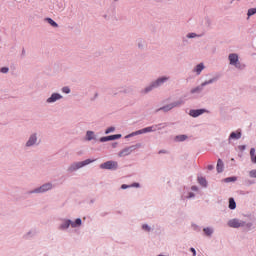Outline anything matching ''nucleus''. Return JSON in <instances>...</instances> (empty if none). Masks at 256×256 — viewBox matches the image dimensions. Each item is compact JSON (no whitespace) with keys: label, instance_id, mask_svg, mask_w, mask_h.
<instances>
[{"label":"nucleus","instance_id":"a18cd8bd","mask_svg":"<svg viewBox=\"0 0 256 256\" xmlns=\"http://www.w3.org/2000/svg\"><path fill=\"white\" fill-rule=\"evenodd\" d=\"M246 227H248V228L251 227V224H246Z\"/></svg>","mask_w":256,"mask_h":256},{"label":"nucleus","instance_id":"aec40b11","mask_svg":"<svg viewBox=\"0 0 256 256\" xmlns=\"http://www.w3.org/2000/svg\"><path fill=\"white\" fill-rule=\"evenodd\" d=\"M71 225V220L66 221L62 226L61 229H69V226Z\"/></svg>","mask_w":256,"mask_h":256},{"label":"nucleus","instance_id":"6ab92c4d","mask_svg":"<svg viewBox=\"0 0 256 256\" xmlns=\"http://www.w3.org/2000/svg\"><path fill=\"white\" fill-rule=\"evenodd\" d=\"M47 21H48V23H49L52 27H59V25L57 24V22H54L53 19L48 18Z\"/></svg>","mask_w":256,"mask_h":256},{"label":"nucleus","instance_id":"7c9ffc66","mask_svg":"<svg viewBox=\"0 0 256 256\" xmlns=\"http://www.w3.org/2000/svg\"><path fill=\"white\" fill-rule=\"evenodd\" d=\"M63 93H71V89L69 87L62 88Z\"/></svg>","mask_w":256,"mask_h":256},{"label":"nucleus","instance_id":"39448f33","mask_svg":"<svg viewBox=\"0 0 256 256\" xmlns=\"http://www.w3.org/2000/svg\"><path fill=\"white\" fill-rule=\"evenodd\" d=\"M168 80H169L168 77L159 78L157 81H155L153 84H151L150 87L145 89V93H149V91H151V89H153V87H159V85H161V83H165V81H168Z\"/></svg>","mask_w":256,"mask_h":256},{"label":"nucleus","instance_id":"9d476101","mask_svg":"<svg viewBox=\"0 0 256 256\" xmlns=\"http://www.w3.org/2000/svg\"><path fill=\"white\" fill-rule=\"evenodd\" d=\"M205 109H198V110H190L191 117H199V115H203L205 113Z\"/></svg>","mask_w":256,"mask_h":256},{"label":"nucleus","instance_id":"f8f14e48","mask_svg":"<svg viewBox=\"0 0 256 256\" xmlns=\"http://www.w3.org/2000/svg\"><path fill=\"white\" fill-rule=\"evenodd\" d=\"M36 142H37V136L32 135L27 141L26 145L27 147H31L32 145H35Z\"/></svg>","mask_w":256,"mask_h":256},{"label":"nucleus","instance_id":"bb28decb","mask_svg":"<svg viewBox=\"0 0 256 256\" xmlns=\"http://www.w3.org/2000/svg\"><path fill=\"white\" fill-rule=\"evenodd\" d=\"M113 131H115V127H109L106 129L105 133L109 134V133H113Z\"/></svg>","mask_w":256,"mask_h":256},{"label":"nucleus","instance_id":"a19ab883","mask_svg":"<svg viewBox=\"0 0 256 256\" xmlns=\"http://www.w3.org/2000/svg\"><path fill=\"white\" fill-rule=\"evenodd\" d=\"M252 163H256V155L251 159Z\"/></svg>","mask_w":256,"mask_h":256},{"label":"nucleus","instance_id":"e433bc0d","mask_svg":"<svg viewBox=\"0 0 256 256\" xmlns=\"http://www.w3.org/2000/svg\"><path fill=\"white\" fill-rule=\"evenodd\" d=\"M190 251L193 253V256L197 255V252L195 251V248H191Z\"/></svg>","mask_w":256,"mask_h":256},{"label":"nucleus","instance_id":"7ed1b4c3","mask_svg":"<svg viewBox=\"0 0 256 256\" xmlns=\"http://www.w3.org/2000/svg\"><path fill=\"white\" fill-rule=\"evenodd\" d=\"M119 167V164L116 161H107L100 165V169H108V170H115Z\"/></svg>","mask_w":256,"mask_h":256},{"label":"nucleus","instance_id":"393cba45","mask_svg":"<svg viewBox=\"0 0 256 256\" xmlns=\"http://www.w3.org/2000/svg\"><path fill=\"white\" fill-rule=\"evenodd\" d=\"M204 233L209 236L213 234V230L211 228H204Z\"/></svg>","mask_w":256,"mask_h":256},{"label":"nucleus","instance_id":"f3484780","mask_svg":"<svg viewBox=\"0 0 256 256\" xmlns=\"http://www.w3.org/2000/svg\"><path fill=\"white\" fill-rule=\"evenodd\" d=\"M80 225H81V218H77L75 222H71V227L73 228L80 227Z\"/></svg>","mask_w":256,"mask_h":256},{"label":"nucleus","instance_id":"6e6552de","mask_svg":"<svg viewBox=\"0 0 256 256\" xmlns=\"http://www.w3.org/2000/svg\"><path fill=\"white\" fill-rule=\"evenodd\" d=\"M153 131H157V126H149L144 129L138 130L134 133V135H143V133H151Z\"/></svg>","mask_w":256,"mask_h":256},{"label":"nucleus","instance_id":"4c0bfd02","mask_svg":"<svg viewBox=\"0 0 256 256\" xmlns=\"http://www.w3.org/2000/svg\"><path fill=\"white\" fill-rule=\"evenodd\" d=\"M240 151H245V145L239 146Z\"/></svg>","mask_w":256,"mask_h":256},{"label":"nucleus","instance_id":"a878e982","mask_svg":"<svg viewBox=\"0 0 256 256\" xmlns=\"http://www.w3.org/2000/svg\"><path fill=\"white\" fill-rule=\"evenodd\" d=\"M87 139H88V141H91V139H93V132L92 131L87 132Z\"/></svg>","mask_w":256,"mask_h":256},{"label":"nucleus","instance_id":"b1692460","mask_svg":"<svg viewBox=\"0 0 256 256\" xmlns=\"http://www.w3.org/2000/svg\"><path fill=\"white\" fill-rule=\"evenodd\" d=\"M249 177H251L252 179H256V169L249 172Z\"/></svg>","mask_w":256,"mask_h":256},{"label":"nucleus","instance_id":"412c9836","mask_svg":"<svg viewBox=\"0 0 256 256\" xmlns=\"http://www.w3.org/2000/svg\"><path fill=\"white\" fill-rule=\"evenodd\" d=\"M255 13H256V8H250L248 10L247 15H248V17H251V15H255Z\"/></svg>","mask_w":256,"mask_h":256},{"label":"nucleus","instance_id":"58836bf2","mask_svg":"<svg viewBox=\"0 0 256 256\" xmlns=\"http://www.w3.org/2000/svg\"><path fill=\"white\" fill-rule=\"evenodd\" d=\"M191 197H195V194H193V192H190V193H189L188 198L191 199Z\"/></svg>","mask_w":256,"mask_h":256},{"label":"nucleus","instance_id":"423d86ee","mask_svg":"<svg viewBox=\"0 0 256 256\" xmlns=\"http://www.w3.org/2000/svg\"><path fill=\"white\" fill-rule=\"evenodd\" d=\"M135 149H137V146H130L124 148L122 151L118 153V157H127V155H131L132 151H135Z\"/></svg>","mask_w":256,"mask_h":256},{"label":"nucleus","instance_id":"5701e85b","mask_svg":"<svg viewBox=\"0 0 256 256\" xmlns=\"http://www.w3.org/2000/svg\"><path fill=\"white\" fill-rule=\"evenodd\" d=\"M101 141H115V138H113V135H111V136L102 138Z\"/></svg>","mask_w":256,"mask_h":256},{"label":"nucleus","instance_id":"c756f323","mask_svg":"<svg viewBox=\"0 0 256 256\" xmlns=\"http://www.w3.org/2000/svg\"><path fill=\"white\" fill-rule=\"evenodd\" d=\"M0 71H1V73H9V68L2 67Z\"/></svg>","mask_w":256,"mask_h":256},{"label":"nucleus","instance_id":"4468645a","mask_svg":"<svg viewBox=\"0 0 256 256\" xmlns=\"http://www.w3.org/2000/svg\"><path fill=\"white\" fill-rule=\"evenodd\" d=\"M217 172L223 173V160L221 159H218V162H217Z\"/></svg>","mask_w":256,"mask_h":256},{"label":"nucleus","instance_id":"ea45409f","mask_svg":"<svg viewBox=\"0 0 256 256\" xmlns=\"http://www.w3.org/2000/svg\"><path fill=\"white\" fill-rule=\"evenodd\" d=\"M130 187H139V183H134Z\"/></svg>","mask_w":256,"mask_h":256},{"label":"nucleus","instance_id":"72a5a7b5","mask_svg":"<svg viewBox=\"0 0 256 256\" xmlns=\"http://www.w3.org/2000/svg\"><path fill=\"white\" fill-rule=\"evenodd\" d=\"M112 137H113L114 140L115 139H121V134H116V135H113Z\"/></svg>","mask_w":256,"mask_h":256},{"label":"nucleus","instance_id":"37998d69","mask_svg":"<svg viewBox=\"0 0 256 256\" xmlns=\"http://www.w3.org/2000/svg\"><path fill=\"white\" fill-rule=\"evenodd\" d=\"M192 191H197V186H192Z\"/></svg>","mask_w":256,"mask_h":256},{"label":"nucleus","instance_id":"f03ea898","mask_svg":"<svg viewBox=\"0 0 256 256\" xmlns=\"http://www.w3.org/2000/svg\"><path fill=\"white\" fill-rule=\"evenodd\" d=\"M230 65H234L237 69H243L245 66H241V63H239V56L237 54H230L228 56Z\"/></svg>","mask_w":256,"mask_h":256},{"label":"nucleus","instance_id":"9b49d317","mask_svg":"<svg viewBox=\"0 0 256 256\" xmlns=\"http://www.w3.org/2000/svg\"><path fill=\"white\" fill-rule=\"evenodd\" d=\"M61 99V96L57 93L51 95L50 98L47 99V103H55V101Z\"/></svg>","mask_w":256,"mask_h":256},{"label":"nucleus","instance_id":"4be33fe9","mask_svg":"<svg viewBox=\"0 0 256 256\" xmlns=\"http://www.w3.org/2000/svg\"><path fill=\"white\" fill-rule=\"evenodd\" d=\"M185 139H187L186 135H179L176 136V141H185Z\"/></svg>","mask_w":256,"mask_h":256},{"label":"nucleus","instance_id":"79ce46f5","mask_svg":"<svg viewBox=\"0 0 256 256\" xmlns=\"http://www.w3.org/2000/svg\"><path fill=\"white\" fill-rule=\"evenodd\" d=\"M226 181H227V182H229V181H235V178H227Z\"/></svg>","mask_w":256,"mask_h":256},{"label":"nucleus","instance_id":"1a4fd4ad","mask_svg":"<svg viewBox=\"0 0 256 256\" xmlns=\"http://www.w3.org/2000/svg\"><path fill=\"white\" fill-rule=\"evenodd\" d=\"M51 187V184H44L40 188L36 189L34 193H45V191H49Z\"/></svg>","mask_w":256,"mask_h":256},{"label":"nucleus","instance_id":"49530a36","mask_svg":"<svg viewBox=\"0 0 256 256\" xmlns=\"http://www.w3.org/2000/svg\"><path fill=\"white\" fill-rule=\"evenodd\" d=\"M159 153H167L166 151H160Z\"/></svg>","mask_w":256,"mask_h":256},{"label":"nucleus","instance_id":"f704fd0d","mask_svg":"<svg viewBox=\"0 0 256 256\" xmlns=\"http://www.w3.org/2000/svg\"><path fill=\"white\" fill-rule=\"evenodd\" d=\"M197 91H201V88L198 87V88L192 89L191 93H197Z\"/></svg>","mask_w":256,"mask_h":256},{"label":"nucleus","instance_id":"cd10ccee","mask_svg":"<svg viewBox=\"0 0 256 256\" xmlns=\"http://www.w3.org/2000/svg\"><path fill=\"white\" fill-rule=\"evenodd\" d=\"M250 156H251V159H253L256 155H255V148H251L250 150Z\"/></svg>","mask_w":256,"mask_h":256},{"label":"nucleus","instance_id":"c85d7f7f","mask_svg":"<svg viewBox=\"0 0 256 256\" xmlns=\"http://www.w3.org/2000/svg\"><path fill=\"white\" fill-rule=\"evenodd\" d=\"M142 229H144V231H151V228H150L149 225H147V224H144V225L142 226Z\"/></svg>","mask_w":256,"mask_h":256},{"label":"nucleus","instance_id":"2f4dec72","mask_svg":"<svg viewBox=\"0 0 256 256\" xmlns=\"http://www.w3.org/2000/svg\"><path fill=\"white\" fill-rule=\"evenodd\" d=\"M187 37H188L189 39H193V38L197 37V34H195V33H190V34L187 35Z\"/></svg>","mask_w":256,"mask_h":256},{"label":"nucleus","instance_id":"c03bdc74","mask_svg":"<svg viewBox=\"0 0 256 256\" xmlns=\"http://www.w3.org/2000/svg\"><path fill=\"white\" fill-rule=\"evenodd\" d=\"M208 169L211 171V169H213V165H209Z\"/></svg>","mask_w":256,"mask_h":256},{"label":"nucleus","instance_id":"a211bd4d","mask_svg":"<svg viewBox=\"0 0 256 256\" xmlns=\"http://www.w3.org/2000/svg\"><path fill=\"white\" fill-rule=\"evenodd\" d=\"M198 182L202 187H205L207 185V180L203 177H198Z\"/></svg>","mask_w":256,"mask_h":256},{"label":"nucleus","instance_id":"0eeeda50","mask_svg":"<svg viewBox=\"0 0 256 256\" xmlns=\"http://www.w3.org/2000/svg\"><path fill=\"white\" fill-rule=\"evenodd\" d=\"M181 105H183V101L179 100V101L173 102V103H171L167 106H164V107L160 108V110H162V111H171V109H174V107H181Z\"/></svg>","mask_w":256,"mask_h":256},{"label":"nucleus","instance_id":"f257e3e1","mask_svg":"<svg viewBox=\"0 0 256 256\" xmlns=\"http://www.w3.org/2000/svg\"><path fill=\"white\" fill-rule=\"evenodd\" d=\"M91 163H95V159L91 160V159H86L82 162H76L74 164H72L69 168L68 171H77V169H81V167H85L86 165H89Z\"/></svg>","mask_w":256,"mask_h":256},{"label":"nucleus","instance_id":"dca6fc26","mask_svg":"<svg viewBox=\"0 0 256 256\" xmlns=\"http://www.w3.org/2000/svg\"><path fill=\"white\" fill-rule=\"evenodd\" d=\"M203 69H205V66L203 65V63L198 64V65L196 66V73H197L198 75H200V74H201V71H203Z\"/></svg>","mask_w":256,"mask_h":256},{"label":"nucleus","instance_id":"ddd939ff","mask_svg":"<svg viewBox=\"0 0 256 256\" xmlns=\"http://www.w3.org/2000/svg\"><path fill=\"white\" fill-rule=\"evenodd\" d=\"M229 139H241V131L232 132Z\"/></svg>","mask_w":256,"mask_h":256},{"label":"nucleus","instance_id":"2eb2a0df","mask_svg":"<svg viewBox=\"0 0 256 256\" xmlns=\"http://www.w3.org/2000/svg\"><path fill=\"white\" fill-rule=\"evenodd\" d=\"M237 203H235V200L233 198L229 199V209H236Z\"/></svg>","mask_w":256,"mask_h":256},{"label":"nucleus","instance_id":"c9c22d12","mask_svg":"<svg viewBox=\"0 0 256 256\" xmlns=\"http://www.w3.org/2000/svg\"><path fill=\"white\" fill-rule=\"evenodd\" d=\"M129 187H131V186H129V185H127V184H123V185L121 186V189H129Z\"/></svg>","mask_w":256,"mask_h":256},{"label":"nucleus","instance_id":"20e7f679","mask_svg":"<svg viewBox=\"0 0 256 256\" xmlns=\"http://www.w3.org/2000/svg\"><path fill=\"white\" fill-rule=\"evenodd\" d=\"M228 226L232 227L233 229H239V227H245V222L235 218L228 222Z\"/></svg>","mask_w":256,"mask_h":256},{"label":"nucleus","instance_id":"473e14b6","mask_svg":"<svg viewBox=\"0 0 256 256\" xmlns=\"http://www.w3.org/2000/svg\"><path fill=\"white\" fill-rule=\"evenodd\" d=\"M210 83H213V79H211L209 81H206V82H203L202 87H205V85H209Z\"/></svg>","mask_w":256,"mask_h":256}]
</instances>
